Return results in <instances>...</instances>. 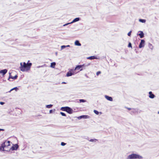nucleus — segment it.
<instances>
[{"instance_id": "393cba45", "label": "nucleus", "mask_w": 159, "mask_h": 159, "mask_svg": "<svg viewBox=\"0 0 159 159\" xmlns=\"http://www.w3.org/2000/svg\"><path fill=\"white\" fill-rule=\"evenodd\" d=\"M14 89H16V90L17 89H18V88H17V87H15V88H13V89H11L10 90V92H11V91L13 90Z\"/></svg>"}, {"instance_id": "7c9ffc66", "label": "nucleus", "mask_w": 159, "mask_h": 159, "mask_svg": "<svg viewBox=\"0 0 159 159\" xmlns=\"http://www.w3.org/2000/svg\"><path fill=\"white\" fill-rule=\"evenodd\" d=\"M127 108L129 110H130L131 109V108Z\"/></svg>"}, {"instance_id": "a211bd4d", "label": "nucleus", "mask_w": 159, "mask_h": 159, "mask_svg": "<svg viewBox=\"0 0 159 159\" xmlns=\"http://www.w3.org/2000/svg\"><path fill=\"white\" fill-rule=\"evenodd\" d=\"M17 77H18L17 75H16L15 76H14L11 77V79H13L15 80V79H16L17 78Z\"/></svg>"}, {"instance_id": "f8f14e48", "label": "nucleus", "mask_w": 159, "mask_h": 159, "mask_svg": "<svg viewBox=\"0 0 159 159\" xmlns=\"http://www.w3.org/2000/svg\"><path fill=\"white\" fill-rule=\"evenodd\" d=\"M105 98L108 100L110 101H112V98L111 97H109L108 96L106 95L105 96Z\"/></svg>"}, {"instance_id": "0eeeda50", "label": "nucleus", "mask_w": 159, "mask_h": 159, "mask_svg": "<svg viewBox=\"0 0 159 159\" xmlns=\"http://www.w3.org/2000/svg\"><path fill=\"white\" fill-rule=\"evenodd\" d=\"M145 41L144 40L142 39L141 40L140 43L139 44V48H141L142 47H144V45Z\"/></svg>"}, {"instance_id": "9d476101", "label": "nucleus", "mask_w": 159, "mask_h": 159, "mask_svg": "<svg viewBox=\"0 0 159 159\" xmlns=\"http://www.w3.org/2000/svg\"><path fill=\"white\" fill-rule=\"evenodd\" d=\"M149 97L151 98H153L155 97V95L152 93V92H149Z\"/></svg>"}, {"instance_id": "f03ea898", "label": "nucleus", "mask_w": 159, "mask_h": 159, "mask_svg": "<svg viewBox=\"0 0 159 159\" xmlns=\"http://www.w3.org/2000/svg\"><path fill=\"white\" fill-rule=\"evenodd\" d=\"M0 149L3 151H9L11 150L10 142L9 141H6L2 144Z\"/></svg>"}, {"instance_id": "f3484780", "label": "nucleus", "mask_w": 159, "mask_h": 159, "mask_svg": "<svg viewBox=\"0 0 159 159\" xmlns=\"http://www.w3.org/2000/svg\"><path fill=\"white\" fill-rule=\"evenodd\" d=\"M139 21L140 22H142V23H145L146 22V20H145L144 19H140L139 20Z\"/></svg>"}, {"instance_id": "c85d7f7f", "label": "nucleus", "mask_w": 159, "mask_h": 159, "mask_svg": "<svg viewBox=\"0 0 159 159\" xmlns=\"http://www.w3.org/2000/svg\"><path fill=\"white\" fill-rule=\"evenodd\" d=\"M65 47H66V46H65V45H63V46H61V49H64V48Z\"/></svg>"}, {"instance_id": "473e14b6", "label": "nucleus", "mask_w": 159, "mask_h": 159, "mask_svg": "<svg viewBox=\"0 0 159 159\" xmlns=\"http://www.w3.org/2000/svg\"><path fill=\"white\" fill-rule=\"evenodd\" d=\"M62 84H66V82H62Z\"/></svg>"}, {"instance_id": "20e7f679", "label": "nucleus", "mask_w": 159, "mask_h": 159, "mask_svg": "<svg viewBox=\"0 0 159 159\" xmlns=\"http://www.w3.org/2000/svg\"><path fill=\"white\" fill-rule=\"evenodd\" d=\"M61 110L63 111H66L69 114H71L73 113L72 109L68 107H61Z\"/></svg>"}, {"instance_id": "2f4dec72", "label": "nucleus", "mask_w": 159, "mask_h": 159, "mask_svg": "<svg viewBox=\"0 0 159 159\" xmlns=\"http://www.w3.org/2000/svg\"><path fill=\"white\" fill-rule=\"evenodd\" d=\"M52 110H50V111H49V112L50 113H52Z\"/></svg>"}, {"instance_id": "4be33fe9", "label": "nucleus", "mask_w": 159, "mask_h": 159, "mask_svg": "<svg viewBox=\"0 0 159 159\" xmlns=\"http://www.w3.org/2000/svg\"><path fill=\"white\" fill-rule=\"evenodd\" d=\"M79 101H80V102H86V100H84V99H80L79 100Z\"/></svg>"}, {"instance_id": "f704fd0d", "label": "nucleus", "mask_w": 159, "mask_h": 159, "mask_svg": "<svg viewBox=\"0 0 159 159\" xmlns=\"http://www.w3.org/2000/svg\"><path fill=\"white\" fill-rule=\"evenodd\" d=\"M3 130V129H0V131Z\"/></svg>"}, {"instance_id": "2eb2a0df", "label": "nucleus", "mask_w": 159, "mask_h": 159, "mask_svg": "<svg viewBox=\"0 0 159 159\" xmlns=\"http://www.w3.org/2000/svg\"><path fill=\"white\" fill-rule=\"evenodd\" d=\"M56 65V63L55 62H52L51 64V67L53 68H54Z\"/></svg>"}, {"instance_id": "b1692460", "label": "nucleus", "mask_w": 159, "mask_h": 159, "mask_svg": "<svg viewBox=\"0 0 159 159\" xmlns=\"http://www.w3.org/2000/svg\"><path fill=\"white\" fill-rule=\"evenodd\" d=\"M128 47H129V48L130 47V48H132V45H131V43L130 42H129V44H128Z\"/></svg>"}, {"instance_id": "9b49d317", "label": "nucleus", "mask_w": 159, "mask_h": 159, "mask_svg": "<svg viewBox=\"0 0 159 159\" xmlns=\"http://www.w3.org/2000/svg\"><path fill=\"white\" fill-rule=\"evenodd\" d=\"M7 69H4L3 70H2L0 71V73H2L3 75H5L7 72Z\"/></svg>"}, {"instance_id": "6ab92c4d", "label": "nucleus", "mask_w": 159, "mask_h": 159, "mask_svg": "<svg viewBox=\"0 0 159 159\" xmlns=\"http://www.w3.org/2000/svg\"><path fill=\"white\" fill-rule=\"evenodd\" d=\"M88 116H80V118H87V117Z\"/></svg>"}, {"instance_id": "412c9836", "label": "nucleus", "mask_w": 159, "mask_h": 159, "mask_svg": "<svg viewBox=\"0 0 159 159\" xmlns=\"http://www.w3.org/2000/svg\"><path fill=\"white\" fill-rule=\"evenodd\" d=\"M93 111L94 113L96 114L97 115H98L99 114V112L98 111L96 110H94Z\"/></svg>"}, {"instance_id": "6e6552de", "label": "nucleus", "mask_w": 159, "mask_h": 159, "mask_svg": "<svg viewBox=\"0 0 159 159\" xmlns=\"http://www.w3.org/2000/svg\"><path fill=\"white\" fill-rule=\"evenodd\" d=\"M18 147V146L17 144L14 145L12 146L11 147V150H16Z\"/></svg>"}, {"instance_id": "1a4fd4ad", "label": "nucleus", "mask_w": 159, "mask_h": 159, "mask_svg": "<svg viewBox=\"0 0 159 159\" xmlns=\"http://www.w3.org/2000/svg\"><path fill=\"white\" fill-rule=\"evenodd\" d=\"M139 34H137L138 35H139L141 38H142L144 37V34L143 31H140L139 32Z\"/></svg>"}, {"instance_id": "c756f323", "label": "nucleus", "mask_w": 159, "mask_h": 159, "mask_svg": "<svg viewBox=\"0 0 159 159\" xmlns=\"http://www.w3.org/2000/svg\"><path fill=\"white\" fill-rule=\"evenodd\" d=\"M0 104L2 105H3V104H4V103L3 102H0Z\"/></svg>"}, {"instance_id": "c9c22d12", "label": "nucleus", "mask_w": 159, "mask_h": 159, "mask_svg": "<svg viewBox=\"0 0 159 159\" xmlns=\"http://www.w3.org/2000/svg\"><path fill=\"white\" fill-rule=\"evenodd\" d=\"M90 141H93V140L92 139H91L90 140Z\"/></svg>"}, {"instance_id": "7ed1b4c3", "label": "nucleus", "mask_w": 159, "mask_h": 159, "mask_svg": "<svg viewBox=\"0 0 159 159\" xmlns=\"http://www.w3.org/2000/svg\"><path fill=\"white\" fill-rule=\"evenodd\" d=\"M143 157L139 155L133 154L129 155L127 158V159H141Z\"/></svg>"}, {"instance_id": "5701e85b", "label": "nucleus", "mask_w": 159, "mask_h": 159, "mask_svg": "<svg viewBox=\"0 0 159 159\" xmlns=\"http://www.w3.org/2000/svg\"><path fill=\"white\" fill-rule=\"evenodd\" d=\"M60 114H61V115L63 116H66V114L64 113L63 112H61Z\"/></svg>"}, {"instance_id": "dca6fc26", "label": "nucleus", "mask_w": 159, "mask_h": 159, "mask_svg": "<svg viewBox=\"0 0 159 159\" xmlns=\"http://www.w3.org/2000/svg\"><path fill=\"white\" fill-rule=\"evenodd\" d=\"M87 58L88 59L92 60V59H95V57L94 56H90V57H89Z\"/></svg>"}, {"instance_id": "39448f33", "label": "nucleus", "mask_w": 159, "mask_h": 159, "mask_svg": "<svg viewBox=\"0 0 159 159\" xmlns=\"http://www.w3.org/2000/svg\"><path fill=\"white\" fill-rule=\"evenodd\" d=\"M84 65L83 64L82 65H78L76 66L74 70H80V71H81L83 70L82 67L84 66Z\"/></svg>"}, {"instance_id": "ddd939ff", "label": "nucleus", "mask_w": 159, "mask_h": 159, "mask_svg": "<svg viewBox=\"0 0 159 159\" xmlns=\"http://www.w3.org/2000/svg\"><path fill=\"white\" fill-rule=\"evenodd\" d=\"M75 45L76 46H80L81 44L78 40H76L75 43Z\"/></svg>"}, {"instance_id": "72a5a7b5", "label": "nucleus", "mask_w": 159, "mask_h": 159, "mask_svg": "<svg viewBox=\"0 0 159 159\" xmlns=\"http://www.w3.org/2000/svg\"><path fill=\"white\" fill-rule=\"evenodd\" d=\"M70 47V46L69 45H68L66 46V47Z\"/></svg>"}, {"instance_id": "cd10ccee", "label": "nucleus", "mask_w": 159, "mask_h": 159, "mask_svg": "<svg viewBox=\"0 0 159 159\" xmlns=\"http://www.w3.org/2000/svg\"><path fill=\"white\" fill-rule=\"evenodd\" d=\"M132 31H129L128 34V35L129 36H130V35H131V33Z\"/></svg>"}, {"instance_id": "aec40b11", "label": "nucleus", "mask_w": 159, "mask_h": 159, "mask_svg": "<svg viewBox=\"0 0 159 159\" xmlns=\"http://www.w3.org/2000/svg\"><path fill=\"white\" fill-rule=\"evenodd\" d=\"M52 106V105L51 104L48 105L46 106V107L48 108H50Z\"/></svg>"}, {"instance_id": "f257e3e1", "label": "nucleus", "mask_w": 159, "mask_h": 159, "mask_svg": "<svg viewBox=\"0 0 159 159\" xmlns=\"http://www.w3.org/2000/svg\"><path fill=\"white\" fill-rule=\"evenodd\" d=\"M32 65V64L31 63L28 62L27 63H26L25 62L23 63L21 62L20 63V70L22 71H27L30 69Z\"/></svg>"}, {"instance_id": "423d86ee", "label": "nucleus", "mask_w": 159, "mask_h": 159, "mask_svg": "<svg viewBox=\"0 0 159 159\" xmlns=\"http://www.w3.org/2000/svg\"><path fill=\"white\" fill-rule=\"evenodd\" d=\"M73 70H70L66 74V76L67 77H69L70 76H71L72 75H74L75 74V72H72Z\"/></svg>"}, {"instance_id": "bb28decb", "label": "nucleus", "mask_w": 159, "mask_h": 159, "mask_svg": "<svg viewBox=\"0 0 159 159\" xmlns=\"http://www.w3.org/2000/svg\"><path fill=\"white\" fill-rule=\"evenodd\" d=\"M66 144V143L64 142H61V145L62 146H65Z\"/></svg>"}, {"instance_id": "e433bc0d", "label": "nucleus", "mask_w": 159, "mask_h": 159, "mask_svg": "<svg viewBox=\"0 0 159 159\" xmlns=\"http://www.w3.org/2000/svg\"><path fill=\"white\" fill-rule=\"evenodd\" d=\"M158 114H159V111L158 112Z\"/></svg>"}, {"instance_id": "4468645a", "label": "nucleus", "mask_w": 159, "mask_h": 159, "mask_svg": "<svg viewBox=\"0 0 159 159\" xmlns=\"http://www.w3.org/2000/svg\"><path fill=\"white\" fill-rule=\"evenodd\" d=\"M80 20L79 18H75L70 23H72L77 21H78Z\"/></svg>"}, {"instance_id": "a878e982", "label": "nucleus", "mask_w": 159, "mask_h": 159, "mask_svg": "<svg viewBox=\"0 0 159 159\" xmlns=\"http://www.w3.org/2000/svg\"><path fill=\"white\" fill-rule=\"evenodd\" d=\"M101 73V72L100 71H98L97 73H96V75H97L98 76L99 75V74H100V73Z\"/></svg>"}]
</instances>
